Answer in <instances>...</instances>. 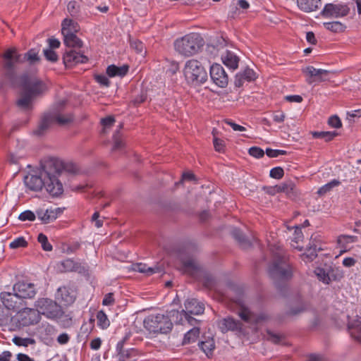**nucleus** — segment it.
<instances>
[{"mask_svg": "<svg viewBox=\"0 0 361 361\" xmlns=\"http://www.w3.org/2000/svg\"><path fill=\"white\" fill-rule=\"evenodd\" d=\"M298 5L304 12L317 11L321 5V0H298Z\"/></svg>", "mask_w": 361, "mask_h": 361, "instance_id": "393cba45", "label": "nucleus"}, {"mask_svg": "<svg viewBox=\"0 0 361 361\" xmlns=\"http://www.w3.org/2000/svg\"><path fill=\"white\" fill-rule=\"evenodd\" d=\"M113 142L114 145L112 147V151H116L122 149L124 147V142L122 140V135L119 130H116L113 135Z\"/></svg>", "mask_w": 361, "mask_h": 361, "instance_id": "4c0bfd02", "label": "nucleus"}, {"mask_svg": "<svg viewBox=\"0 0 361 361\" xmlns=\"http://www.w3.org/2000/svg\"><path fill=\"white\" fill-rule=\"evenodd\" d=\"M198 345L208 357L212 355L215 348V343L213 338H208L205 341H200L198 343Z\"/></svg>", "mask_w": 361, "mask_h": 361, "instance_id": "c85d7f7f", "label": "nucleus"}, {"mask_svg": "<svg viewBox=\"0 0 361 361\" xmlns=\"http://www.w3.org/2000/svg\"><path fill=\"white\" fill-rule=\"evenodd\" d=\"M13 291L23 300L32 299L37 293L36 286L27 281H18L13 286Z\"/></svg>", "mask_w": 361, "mask_h": 361, "instance_id": "ddd939ff", "label": "nucleus"}, {"mask_svg": "<svg viewBox=\"0 0 361 361\" xmlns=\"http://www.w3.org/2000/svg\"><path fill=\"white\" fill-rule=\"evenodd\" d=\"M37 312L42 314L49 319H55L62 313V307L56 301L49 298H39L35 302Z\"/></svg>", "mask_w": 361, "mask_h": 361, "instance_id": "0eeeda50", "label": "nucleus"}, {"mask_svg": "<svg viewBox=\"0 0 361 361\" xmlns=\"http://www.w3.org/2000/svg\"><path fill=\"white\" fill-rule=\"evenodd\" d=\"M139 355L138 350L136 348H128L126 350L124 354L120 355L118 357V361H135L134 357Z\"/></svg>", "mask_w": 361, "mask_h": 361, "instance_id": "f704fd0d", "label": "nucleus"}, {"mask_svg": "<svg viewBox=\"0 0 361 361\" xmlns=\"http://www.w3.org/2000/svg\"><path fill=\"white\" fill-rule=\"evenodd\" d=\"M248 153L250 156L259 159L264 157V151L259 147H252L249 149Z\"/></svg>", "mask_w": 361, "mask_h": 361, "instance_id": "680f3d73", "label": "nucleus"}, {"mask_svg": "<svg viewBox=\"0 0 361 361\" xmlns=\"http://www.w3.org/2000/svg\"><path fill=\"white\" fill-rule=\"evenodd\" d=\"M268 272L272 279L287 282L293 277L294 267L285 257L277 256L269 264Z\"/></svg>", "mask_w": 361, "mask_h": 361, "instance_id": "20e7f679", "label": "nucleus"}, {"mask_svg": "<svg viewBox=\"0 0 361 361\" xmlns=\"http://www.w3.org/2000/svg\"><path fill=\"white\" fill-rule=\"evenodd\" d=\"M45 59L51 63H56L59 60L56 52L51 49H45L43 51Z\"/></svg>", "mask_w": 361, "mask_h": 361, "instance_id": "5fc2aeb1", "label": "nucleus"}, {"mask_svg": "<svg viewBox=\"0 0 361 361\" xmlns=\"http://www.w3.org/2000/svg\"><path fill=\"white\" fill-rule=\"evenodd\" d=\"M144 327L150 333L166 334L173 329L171 319L168 314H151L145 318Z\"/></svg>", "mask_w": 361, "mask_h": 361, "instance_id": "39448f33", "label": "nucleus"}, {"mask_svg": "<svg viewBox=\"0 0 361 361\" xmlns=\"http://www.w3.org/2000/svg\"><path fill=\"white\" fill-rule=\"evenodd\" d=\"M52 123L53 115L50 114L44 115L38 125L37 128L34 130V134L37 136L44 135Z\"/></svg>", "mask_w": 361, "mask_h": 361, "instance_id": "b1692460", "label": "nucleus"}, {"mask_svg": "<svg viewBox=\"0 0 361 361\" xmlns=\"http://www.w3.org/2000/svg\"><path fill=\"white\" fill-rule=\"evenodd\" d=\"M80 30V25L78 23L72 19L65 18L61 23V34L66 35L67 33L76 34Z\"/></svg>", "mask_w": 361, "mask_h": 361, "instance_id": "a878e982", "label": "nucleus"}, {"mask_svg": "<svg viewBox=\"0 0 361 361\" xmlns=\"http://www.w3.org/2000/svg\"><path fill=\"white\" fill-rule=\"evenodd\" d=\"M48 214H49L47 213V209L44 210L43 209H37L36 210V215L42 224H49Z\"/></svg>", "mask_w": 361, "mask_h": 361, "instance_id": "e2e57ef3", "label": "nucleus"}, {"mask_svg": "<svg viewBox=\"0 0 361 361\" xmlns=\"http://www.w3.org/2000/svg\"><path fill=\"white\" fill-rule=\"evenodd\" d=\"M115 121V118L113 116H109L102 118L100 123L103 126L102 133H105L106 129L111 128L114 126Z\"/></svg>", "mask_w": 361, "mask_h": 361, "instance_id": "603ef678", "label": "nucleus"}, {"mask_svg": "<svg viewBox=\"0 0 361 361\" xmlns=\"http://www.w3.org/2000/svg\"><path fill=\"white\" fill-rule=\"evenodd\" d=\"M27 246V242L25 240L24 237H19L15 239L10 243V248L17 249L20 247H26Z\"/></svg>", "mask_w": 361, "mask_h": 361, "instance_id": "4d7b16f0", "label": "nucleus"}, {"mask_svg": "<svg viewBox=\"0 0 361 361\" xmlns=\"http://www.w3.org/2000/svg\"><path fill=\"white\" fill-rule=\"evenodd\" d=\"M240 73L247 82L255 81L257 78V75L254 70L248 67H247L244 71H240Z\"/></svg>", "mask_w": 361, "mask_h": 361, "instance_id": "864d4df0", "label": "nucleus"}, {"mask_svg": "<svg viewBox=\"0 0 361 361\" xmlns=\"http://www.w3.org/2000/svg\"><path fill=\"white\" fill-rule=\"evenodd\" d=\"M312 137L316 139H324L326 142L331 141L335 137L338 135L336 131H312Z\"/></svg>", "mask_w": 361, "mask_h": 361, "instance_id": "7c9ffc66", "label": "nucleus"}, {"mask_svg": "<svg viewBox=\"0 0 361 361\" xmlns=\"http://www.w3.org/2000/svg\"><path fill=\"white\" fill-rule=\"evenodd\" d=\"M202 283L204 287L212 289L216 286V280L210 274H206L202 278Z\"/></svg>", "mask_w": 361, "mask_h": 361, "instance_id": "8fccbe9b", "label": "nucleus"}, {"mask_svg": "<svg viewBox=\"0 0 361 361\" xmlns=\"http://www.w3.org/2000/svg\"><path fill=\"white\" fill-rule=\"evenodd\" d=\"M174 49L180 55L191 56L197 54L204 45V40L198 33H190L174 42Z\"/></svg>", "mask_w": 361, "mask_h": 361, "instance_id": "7ed1b4c3", "label": "nucleus"}, {"mask_svg": "<svg viewBox=\"0 0 361 361\" xmlns=\"http://www.w3.org/2000/svg\"><path fill=\"white\" fill-rule=\"evenodd\" d=\"M221 60L225 66L233 71L238 68L240 61L239 57L229 50H226L221 55Z\"/></svg>", "mask_w": 361, "mask_h": 361, "instance_id": "412c9836", "label": "nucleus"}, {"mask_svg": "<svg viewBox=\"0 0 361 361\" xmlns=\"http://www.w3.org/2000/svg\"><path fill=\"white\" fill-rule=\"evenodd\" d=\"M12 341L13 343L18 346L27 347L28 345H33L35 343V340L32 338H21L20 336H15Z\"/></svg>", "mask_w": 361, "mask_h": 361, "instance_id": "37998d69", "label": "nucleus"}, {"mask_svg": "<svg viewBox=\"0 0 361 361\" xmlns=\"http://www.w3.org/2000/svg\"><path fill=\"white\" fill-rule=\"evenodd\" d=\"M218 327L224 334L228 331L242 333L243 325L239 320L235 319L231 317H227L218 322Z\"/></svg>", "mask_w": 361, "mask_h": 361, "instance_id": "f3484780", "label": "nucleus"}, {"mask_svg": "<svg viewBox=\"0 0 361 361\" xmlns=\"http://www.w3.org/2000/svg\"><path fill=\"white\" fill-rule=\"evenodd\" d=\"M317 257V252H315V248L312 250L306 248V252L300 255V258L305 263L311 262Z\"/></svg>", "mask_w": 361, "mask_h": 361, "instance_id": "09e8293b", "label": "nucleus"}, {"mask_svg": "<svg viewBox=\"0 0 361 361\" xmlns=\"http://www.w3.org/2000/svg\"><path fill=\"white\" fill-rule=\"evenodd\" d=\"M54 319H56L58 323L63 328H69L73 324L72 317H70L68 314H65V313L63 310H62L61 315L55 318Z\"/></svg>", "mask_w": 361, "mask_h": 361, "instance_id": "ea45409f", "label": "nucleus"}, {"mask_svg": "<svg viewBox=\"0 0 361 361\" xmlns=\"http://www.w3.org/2000/svg\"><path fill=\"white\" fill-rule=\"evenodd\" d=\"M44 165L42 166L39 175L30 174L26 176L24 179L25 185L32 191H40L44 185Z\"/></svg>", "mask_w": 361, "mask_h": 361, "instance_id": "dca6fc26", "label": "nucleus"}, {"mask_svg": "<svg viewBox=\"0 0 361 361\" xmlns=\"http://www.w3.org/2000/svg\"><path fill=\"white\" fill-rule=\"evenodd\" d=\"M97 326L102 329H107L110 325V322L107 315L103 310H99L97 313Z\"/></svg>", "mask_w": 361, "mask_h": 361, "instance_id": "c9c22d12", "label": "nucleus"}, {"mask_svg": "<svg viewBox=\"0 0 361 361\" xmlns=\"http://www.w3.org/2000/svg\"><path fill=\"white\" fill-rule=\"evenodd\" d=\"M147 99V90L142 88L140 92L134 97L131 100V103L134 106H139L140 104L145 102Z\"/></svg>", "mask_w": 361, "mask_h": 361, "instance_id": "a19ab883", "label": "nucleus"}, {"mask_svg": "<svg viewBox=\"0 0 361 361\" xmlns=\"http://www.w3.org/2000/svg\"><path fill=\"white\" fill-rule=\"evenodd\" d=\"M269 176L272 178L281 179L284 176V171L283 168L276 166L271 169Z\"/></svg>", "mask_w": 361, "mask_h": 361, "instance_id": "052dcab7", "label": "nucleus"}, {"mask_svg": "<svg viewBox=\"0 0 361 361\" xmlns=\"http://www.w3.org/2000/svg\"><path fill=\"white\" fill-rule=\"evenodd\" d=\"M71 168L68 169L67 164L56 159H51L44 164V188L51 196L59 197L63 194V187L59 178L63 171L74 173L73 166Z\"/></svg>", "mask_w": 361, "mask_h": 361, "instance_id": "f03ea898", "label": "nucleus"}, {"mask_svg": "<svg viewBox=\"0 0 361 361\" xmlns=\"http://www.w3.org/2000/svg\"><path fill=\"white\" fill-rule=\"evenodd\" d=\"M62 59L66 69L73 68L78 64L86 63L89 61L88 57L84 54L71 49L65 50Z\"/></svg>", "mask_w": 361, "mask_h": 361, "instance_id": "9b49d317", "label": "nucleus"}, {"mask_svg": "<svg viewBox=\"0 0 361 361\" xmlns=\"http://www.w3.org/2000/svg\"><path fill=\"white\" fill-rule=\"evenodd\" d=\"M319 235H312L310 239V243H309V245H307V249H310V250H312V251L313 250L314 248H315V252H317L319 250H322V247H321V243H320V240L319 239Z\"/></svg>", "mask_w": 361, "mask_h": 361, "instance_id": "c03bdc74", "label": "nucleus"}, {"mask_svg": "<svg viewBox=\"0 0 361 361\" xmlns=\"http://www.w3.org/2000/svg\"><path fill=\"white\" fill-rule=\"evenodd\" d=\"M314 274L319 281L329 285L331 281H339L343 277V274L338 269L329 266L326 268L317 267Z\"/></svg>", "mask_w": 361, "mask_h": 361, "instance_id": "6e6552de", "label": "nucleus"}, {"mask_svg": "<svg viewBox=\"0 0 361 361\" xmlns=\"http://www.w3.org/2000/svg\"><path fill=\"white\" fill-rule=\"evenodd\" d=\"M129 71V66L124 64L122 66H117L114 64L109 65L106 70L107 75L110 78L118 76L124 77L127 75Z\"/></svg>", "mask_w": 361, "mask_h": 361, "instance_id": "5701e85b", "label": "nucleus"}, {"mask_svg": "<svg viewBox=\"0 0 361 361\" xmlns=\"http://www.w3.org/2000/svg\"><path fill=\"white\" fill-rule=\"evenodd\" d=\"M61 271H78L81 268L80 263L75 262L71 259H66L60 262Z\"/></svg>", "mask_w": 361, "mask_h": 361, "instance_id": "cd10ccee", "label": "nucleus"}, {"mask_svg": "<svg viewBox=\"0 0 361 361\" xmlns=\"http://www.w3.org/2000/svg\"><path fill=\"white\" fill-rule=\"evenodd\" d=\"M0 300L6 309L11 312H17L26 303L14 291H3L0 293Z\"/></svg>", "mask_w": 361, "mask_h": 361, "instance_id": "9d476101", "label": "nucleus"}, {"mask_svg": "<svg viewBox=\"0 0 361 361\" xmlns=\"http://www.w3.org/2000/svg\"><path fill=\"white\" fill-rule=\"evenodd\" d=\"M210 77L213 82L219 87L224 88L228 85V77L223 66L219 63L211 66Z\"/></svg>", "mask_w": 361, "mask_h": 361, "instance_id": "2eb2a0df", "label": "nucleus"}, {"mask_svg": "<svg viewBox=\"0 0 361 361\" xmlns=\"http://www.w3.org/2000/svg\"><path fill=\"white\" fill-rule=\"evenodd\" d=\"M40 317L35 309L24 307L17 311V324L19 326H28L37 324Z\"/></svg>", "mask_w": 361, "mask_h": 361, "instance_id": "1a4fd4ad", "label": "nucleus"}, {"mask_svg": "<svg viewBox=\"0 0 361 361\" xmlns=\"http://www.w3.org/2000/svg\"><path fill=\"white\" fill-rule=\"evenodd\" d=\"M214 147L216 152H223L225 149L224 141L221 139L214 137L213 140Z\"/></svg>", "mask_w": 361, "mask_h": 361, "instance_id": "774afa93", "label": "nucleus"}, {"mask_svg": "<svg viewBox=\"0 0 361 361\" xmlns=\"http://www.w3.org/2000/svg\"><path fill=\"white\" fill-rule=\"evenodd\" d=\"M200 335V328L194 326L188 331L185 335L183 340V345L190 344L196 341Z\"/></svg>", "mask_w": 361, "mask_h": 361, "instance_id": "2f4dec72", "label": "nucleus"}, {"mask_svg": "<svg viewBox=\"0 0 361 361\" xmlns=\"http://www.w3.org/2000/svg\"><path fill=\"white\" fill-rule=\"evenodd\" d=\"M324 27L333 32H340L345 30L346 27L338 21H334L324 23Z\"/></svg>", "mask_w": 361, "mask_h": 361, "instance_id": "e433bc0d", "label": "nucleus"}, {"mask_svg": "<svg viewBox=\"0 0 361 361\" xmlns=\"http://www.w3.org/2000/svg\"><path fill=\"white\" fill-rule=\"evenodd\" d=\"M328 124L334 128H339L342 126L341 121L336 115L331 116L329 118Z\"/></svg>", "mask_w": 361, "mask_h": 361, "instance_id": "69168bd1", "label": "nucleus"}, {"mask_svg": "<svg viewBox=\"0 0 361 361\" xmlns=\"http://www.w3.org/2000/svg\"><path fill=\"white\" fill-rule=\"evenodd\" d=\"M135 270L140 273L147 274L148 276L154 273H161L162 271V269L159 267H147V265L142 263L137 264Z\"/></svg>", "mask_w": 361, "mask_h": 361, "instance_id": "72a5a7b5", "label": "nucleus"}, {"mask_svg": "<svg viewBox=\"0 0 361 361\" xmlns=\"http://www.w3.org/2000/svg\"><path fill=\"white\" fill-rule=\"evenodd\" d=\"M73 121V118L71 116H63L60 114L53 115V123L57 122L60 125H66L71 123Z\"/></svg>", "mask_w": 361, "mask_h": 361, "instance_id": "6e6d98bb", "label": "nucleus"}, {"mask_svg": "<svg viewBox=\"0 0 361 361\" xmlns=\"http://www.w3.org/2000/svg\"><path fill=\"white\" fill-rule=\"evenodd\" d=\"M75 295L73 291L67 286H62L57 289L56 299L63 305H70L75 300Z\"/></svg>", "mask_w": 361, "mask_h": 361, "instance_id": "a211bd4d", "label": "nucleus"}, {"mask_svg": "<svg viewBox=\"0 0 361 361\" xmlns=\"http://www.w3.org/2000/svg\"><path fill=\"white\" fill-rule=\"evenodd\" d=\"M94 79L97 82H98L102 86H104L106 87L110 86V80L105 75L95 74L94 75Z\"/></svg>", "mask_w": 361, "mask_h": 361, "instance_id": "bf43d9fd", "label": "nucleus"}, {"mask_svg": "<svg viewBox=\"0 0 361 361\" xmlns=\"http://www.w3.org/2000/svg\"><path fill=\"white\" fill-rule=\"evenodd\" d=\"M340 184V181L336 179L332 180L329 183L325 184L322 187H321L317 193L319 195H323L326 192H329L333 188L338 186Z\"/></svg>", "mask_w": 361, "mask_h": 361, "instance_id": "a18cd8bd", "label": "nucleus"}, {"mask_svg": "<svg viewBox=\"0 0 361 361\" xmlns=\"http://www.w3.org/2000/svg\"><path fill=\"white\" fill-rule=\"evenodd\" d=\"M184 75L187 82L198 86L204 83L208 78L207 72L202 63L195 59L188 60L184 67Z\"/></svg>", "mask_w": 361, "mask_h": 361, "instance_id": "423d86ee", "label": "nucleus"}, {"mask_svg": "<svg viewBox=\"0 0 361 361\" xmlns=\"http://www.w3.org/2000/svg\"><path fill=\"white\" fill-rule=\"evenodd\" d=\"M63 36V44L67 47L66 49H80L83 46L82 41L77 37L76 34L67 33L62 35Z\"/></svg>", "mask_w": 361, "mask_h": 361, "instance_id": "4be33fe9", "label": "nucleus"}, {"mask_svg": "<svg viewBox=\"0 0 361 361\" xmlns=\"http://www.w3.org/2000/svg\"><path fill=\"white\" fill-rule=\"evenodd\" d=\"M267 319H268V316L265 313H260L258 314L253 313L252 324H259L262 322H264Z\"/></svg>", "mask_w": 361, "mask_h": 361, "instance_id": "338daca9", "label": "nucleus"}, {"mask_svg": "<svg viewBox=\"0 0 361 361\" xmlns=\"http://www.w3.org/2000/svg\"><path fill=\"white\" fill-rule=\"evenodd\" d=\"M38 242L41 244L42 249L44 251H51L53 249L52 245L49 243L46 235L41 233L37 237Z\"/></svg>", "mask_w": 361, "mask_h": 361, "instance_id": "de8ad7c7", "label": "nucleus"}, {"mask_svg": "<svg viewBox=\"0 0 361 361\" xmlns=\"http://www.w3.org/2000/svg\"><path fill=\"white\" fill-rule=\"evenodd\" d=\"M238 315L242 320L244 322L252 324V316L253 312L250 311V310L246 307H242L238 312Z\"/></svg>", "mask_w": 361, "mask_h": 361, "instance_id": "79ce46f5", "label": "nucleus"}, {"mask_svg": "<svg viewBox=\"0 0 361 361\" xmlns=\"http://www.w3.org/2000/svg\"><path fill=\"white\" fill-rule=\"evenodd\" d=\"M35 219H36V214L30 210H26V211L20 213L18 216V219L22 221H34L35 220Z\"/></svg>", "mask_w": 361, "mask_h": 361, "instance_id": "13d9d810", "label": "nucleus"}, {"mask_svg": "<svg viewBox=\"0 0 361 361\" xmlns=\"http://www.w3.org/2000/svg\"><path fill=\"white\" fill-rule=\"evenodd\" d=\"M303 73L307 75L306 82L308 84L322 82L329 80V71L323 69H317L312 66L302 69Z\"/></svg>", "mask_w": 361, "mask_h": 361, "instance_id": "4468645a", "label": "nucleus"}, {"mask_svg": "<svg viewBox=\"0 0 361 361\" xmlns=\"http://www.w3.org/2000/svg\"><path fill=\"white\" fill-rule=\"evenodd\" d=\"M4 61L3 63V80L13 87L21 88L20 98L17 100L16 104L23 110H30L32 108V99L42 94L46 89L44 83L39 80H32L29 75L25 73L18 77L16 71V64L29 62L34 65L40 61L38 51L35 49H30L24 54L23 58L18 54L16 48L8 49L2 55Z\"/></svg>", "mask_w": 361, "mask_h": 361, "instance_id": "f257e3e1", "label": "nucleus"}, {"mask_svg": "<svg viewBox=\"0 0 361 361\" xmlns=\"http://www.w3.org/2000/svg\"><path fill=\"white\" fill-rule=\"evenodd\" d=\"M67 10L72 17L76 18L80 13V6L76 1H71L68 4Z\"/></svg>", "mask_w": 361, "mask_h": 361, "instance_id": "49530a36", "label": "nucleus"}, {"mask_svg": "<svg viewBox=\"0 0 361 361\" xmlns=\"http://www.w3.org/2000/svg\"><path fill=\"white\" fill-rule=\"evenodd\" d=\"M183 269L185 271L192 274L198 271L199 267L192 259L185 260L183 262Z\"/></svg>", "mask_w": 361, "mask_h": 361, "instance_id": "3c124183", "label": "nucleus"}, {"mask_svg": "<svg viewBox=\"0 0 361 361\" xmlns=\"http://www.w3.org/2000/svg\"><path fill=\"white\" fill-rule=\"evenodd\" d=\"M11 312L0 305V326H6L12 320Z\"/></svg>", "mask_w": 361, "mask_h": 361, "instance_id": "473e14b6", "label": "nucleus"}, {"mask_svg": "<svg viewBox=\"0 0 361 361\" xmlns=\"http://www.w3.org/2000/svg\"><path fill=\"white\" fill-rule=\"evenodd\" d=\"M185 313H188L194 315L201 314L204 311V305L195 298L187 300L185 302Z\"/></svg>", "mask_w": 361, "mask_h": 361, "instance_id": "aec40b11", "label": "nucleus"}, {"mask_svg": "<svg viewBox=\"0 0 361 361\" xmlns=\"http://www.w3.org/2000/svg\"><path fill=\"white\" fill-rule=\"evenodd\" d=\"M361 117V109L352 110L347 112V119L350 123L355 122L357 118Z\"/></svg>", "mask_w": 361, "mask_h": 361, "instance_id": "0e129e2a", "label": "nucleus"}, {"mask_svg": "<svg viewBox=\"0 0 361 361\" xmlns=\"http://www.w3.org/2000/svg\"><path fill=\"white\" fill-rule=\"evenodd\" d=\"M347 327L351 337L361 343V326H359L354 319L348 324Z\"/></svg>", "mask_w": 361, "mask_h": 361, "instance_id": "c756f323", "label": "nucleus"}, {"mask_svg": "<svg viewBox=\"0 0 361 361\" xmlns=\"http://www.w3.org/2000/svg\"><path fill=\"white\" fill-rule=\"evenodd\" d=\"M350 8L347 4H326L321 11V16L324 18H341L348 15Z\"/></svg>", "mask_w": 361, "mask_h": 361, "instance_id": "f8f14e48", "label": "nucleus"}, {"mask_svg": "<svg viewBox=\"0 0 361 361\" xmlns=\"http://www.w3.org/2000/svg\"><path fill=\"white\" fill-rule=\"evenodd\" d=\"M185 312V311L184 310L181 311H178L177 310H172L171 311L167 312V314L170 319H175V322L176 324H183Z\"/></svg>", "mask_w": 361, "mask_h": 361, "instance_id": "58836bf2", "label": "nucleus"}, {"mask_svg": "<svg viewBox=\"0 0 361 361\" xmlns=\"http://www.w3.org/2000/svg\"><path fill=\"white\" fill-rule=\"evenodd\" d=\"M279 192H284L290 199L295 200L298 197L299 192L295 184L292 180H288L279 185L276 188Z\"/></svg>", "mask_w": 361, "mask_h": 361, "instance_id": "6ab92c4d", "label": "nucleus"}, {"mask_svg": "<svg viewBox=\"0 0 361 361\" xmlns=\"http://www.w3.org/2000/svg\"><path fill=\"white\" fill-rule=\"evenodd\" d=\"M231 235L233 238L238 243L240 246L243 249L250 247L252 245L250 240L247 238L245 235L240 228H235L232 231Z\"/></svg>", "mask_w": 361, "mask_h": 361, "instance_id": "bb28decb", "label": "nucleus"}]
</instances>
